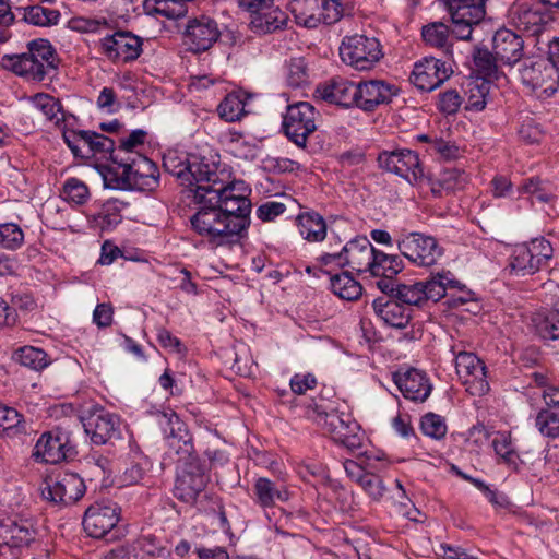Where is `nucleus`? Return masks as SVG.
<instances>
[{
  "label": "nucleus",
  "instance_id": "e433bc0d",
  "mask_svg": "<svg viewBox=\"0 0 559 559\" xmlns=\"http://www.w3.org/2000/svg\"><path fill=\"white\" fill-rule=\"evenodd\" d=\"M34 106L43 112L46 119L55 124L64 121L62 105L59 99L47 93H37L31 97Z\"/></svg>",
  "mask_w": 559,
  "mask_h": 559
},
{
  "label": "nucleus",
  "instance_id": "58836bf2",
  "mask_svg": "<svg viewBox=\"0 0 559 559\" xmlns=\"http://www.w3.org/2000/svg\"><path fill=\"white\" fill-rule=\"evenodd\" d=\"M59 19V11L53 9H47L38 4L24 8L23 20L35 26L46 27L57 25Z\"/></svg>",
  "mask_w": 559,
  "mask_h": 559
},
{
  "label": "nucleus",
  "instance_id": "603ef678",
  "mask_svg": "<svg viewBox=\"0 0 559 559\" xmlns=\"http://www.w3.org/2000/svg\"><path fill=\"white\" fill-rule=\"evenodd\" d=\"M537 332L543 340L559 341V309L548 312L545 319L537 324Z\"/></svg>",
  "mask_w": 559,
  "mask_h": 559
},
{
  "label": "nucleus",
  "instance_id": "f3484780",
  "mask_svg": "<svg viewBox=\"0 0 559 559\" xmlns=\"http://www.w3.org/2000/svg\"><path fill=\"white\" fill-rule=\"evenodd\" d=\"M453 73L447 62L435 57H425L414 64L409 81L421 92L439 87Z\"/></svg>",
  "mask_w": 559,
  "mask_h": 559
},
{
  "label": "nucleus",
  "instance_id": "3c124183",
  "mask_svg": "<svg viewBox=\"0 0 559 559\" xmlns=\"http://www.w3.org/2000/svg\"><path fill=\"white\" fill-rule=\"evenodd\" d=\"M287 82L293 87L308 83V68L304 58H293L287 64Z\"/></svg>",
  "mask_w": 559,
  "mask_h": 559
},
{
  "label": "nucleus",
  "instance_id": "37998d69",
  "mask_svg": "<svg viewBox=\"0 0 559 559\" xmlns=\"http://www.w3.org/2000/svg\"><path fill=\"white\" fill-rule=\"evenodd\" d=\"M450 36V27L443 22H432L425 25L421 29L424 41L436 48H445Z\"/></svg>",
  "mask_w": 559,
  "mask_h": 559
},
{
  "label": "nucleus",
  "instance_id": "dca6fc26",
  "mask_svg": "<svg viewBox=\"0 0 559 559\" xmlns=\"http://www.w3.org/2000/svg\"><path fill=\"white\" fill-rule=\"evenodd\" d=\"M455 369L471 395L481 396L489 391L486 366L475 354L459 352L455 357Z\"/></svg>",
  "mask_w": 559,
  "mask_h": 559
},
{
  "label": "nucleus",
  "instance_id": "052dcab7",
  "mask_svg": "<svg viewBox=\"0 0 559 559\" xmlns=\"http://www.w3.org/2000/svg\"><path fill=\"white\" fill-rule=\"evenodd\" d=\"M87 134L90 136V139H87L88 146H91L93 150V156L96 153H109V159L111 160V153L114 152V140L94 131H87Z\"/></svg>",
  "mask_w": 559,
  "mask_h": 559
},
{
  "label": "nucleus",
  "instance_id": "4468645a",
  "mask_svg": "<svg viewBox=\"0 0 559 559\" xmlns=\"http://www.w3.org/2000/svg\"><path fill=\"white\" fill-rule=\"evenodd\" d=\"M400 252L418 266H431L443 254V249L436 238L421 234L408 233L397 241Z\"/></svg>",
  "mask_w": 559,
  "mask_h": 559
},
{
  "label": "nucleus",
  "instance_id": "f257e3e1",
  "mask_svg": "<svg viewBox=\"0 0 559 559\" xmlns=\"http://www.w3.org/2000/svg\"><path fill=\"white\" fill-rule=\"evenodd\" d=\"M163 166L193 192L200 204L190 217L199 236L221 246L246 234L252 204L251 190L245 181L230 180V173L221 169L217 162L197 154L168 152Z\"/></svg>",
  "mask_w": 559,
  "mask_h": 559
},
{
  "label": "nucleus",
  "instance_id": "de8ad7c7",
  "mask_svg": "<svg viewBox=\"0 0 559 559\" xmlns=\"http://www.w3.org/2000/svg\"><path fill=\"white\" fill-rule=\"evenodd\" d=\"M536 427L547 438L559 437V413L551 409H542L536 416Z\"/></svg>",
  "mask_w": 559,
  "mask_h": 559
},
{
  "label": "nucleus",
  "instance_id": "412c9836",
  "mask_svg": "<svg viewBox=\"0 0 559 559\" xmlns=\"http://www.w3.org/2000/svg\"><path fill=\"white\" fill-rule=\"evenodd\" d=\"M316 94L330 104L344 108L357 107L358 83L336 75L320 83L316 88Z\"/></svg>",
  "mask_w": 559,
  "mask_h": 559
},
{
  "label": "nucleus",
  "instance_id": "680f3d73",
  "mask_svg": "<svg viewBox=\"0 0 559 559\" xmlns=\"http://www.w3.org/2000/svg\"><path fill=\"white\" fill-rule=\"evenodd\" d=\"M286 211V205L282 202L267 201L257 209V216L262 222H271Z\"/></svg>",
  "mask_w": 559,
  "mask_h": 559
},
{
  "label": "nucleus",
  "instance_id": "2eb2a0df",
  "mask_svg": "<svg viewBox=\"0 0 559 559\" xmlns=\"http://www.w3.org/2000/svg\"><path fill=\"white\" fill-rule=\"evenodd\" d=\"M377 162L381 169L397 175L409 183H417L424 177L418 154L407 148L383 151L378 155Z\"/></svg>",
  "mask_w": 559,
  "mask_h": 559
},
{
  "label": "nucleus",
  "instance_id": "c9c22d12",
  "mask_svg": "<svg viewBox=\"0 0 559 559\" xmlns=\"http://www.w3.org/2000/svg\"><path fill=\"white\" fill-rule=\"evenodd\" d=\"M332 292L344 300H356L362 294V286L354 280L349 272H343L331 277Z\"/></svg>",
  "mask_w": 559,
  "mask_h": 559
},
{
  "label": "nucleus",
  "instance_id": "49530a36",
  "mask_svg": "<svg viewBox=\"0 0 559 559\" xmlns=\"http://www.w3.org/2000/svg\"><path fill=\"white\" fill-rule=\"evenodd\" d=\"M245 105L240 95L231 93L221 102L217 110L221 118L228 122H234L245 115Z\"/></svg>",
  "mask_w": 559,
  "mask_h": 559
},
{
  "label": "nucleus",
  "instance_id": "9d476101",
  "mask_svg": "<svg viewBox=\"0 0 559 559\" xmlns=\"http://www.w3.org/2000/svg\"><path fill=\"white\" fill-rule=\"evenodd\" d=\"M319 112L308 102L289 105L282 128L287 139L298 147H306L308 138L317 130Z\"/></svg>",
  "mask_w": 559,
  "mask_h": 559
},
{
  "label": "nucleus",
  "instance_id": "774afa93",
  "mask_svg": "<svg viewBox=\"0 0 559 559\" xmlns=\"http://www.w3.org/2000/svg\"><path fill=\"white\" fill-rule=\"evenodd\" d=\"M114 309L110 304H99L93 312V322L98 328H107L112 322Z\"/></svg>",
  "mask_w": 559,
  "mask_h": 559
},
{
  "label": "nucleus",
  "instance_id": "f03ea898",
  "mask_svg": "<svg viewBox=\"0 0 559 559\" xmlns=\"http://www.w3.org/2000/svg\"><path fill=\"white\" fill-rule=\"evenodd\" d=\"M157 418L159 425L166 423L170 428L169 432L166 431L168 455L177 456L174 496L185 503L194 504L209 483L206 467L195 455L192 436L176 413L160 412Z\"/></svg>",
  "mask_w": 559,
  "mask_h": 559
},
{
  "label": "nucleus",
  "instance_id": "f704fd0d",
  "mask_svg": "<svg viewBox=\"0 0 559 559\" xmlns=\"http://www.w3.org/2000/svg\"><path fill=\"white\" fill-rule=\"evenodd\" d=\"M26 433V421L15 408L0 404V435L15 437Z\"/></svg>",
  "mask_w": 559,
  "mask_h": 559
},
{
  "label": "nucleus",
  "instance_id": "5fc2aeb1",
  "mask_svg": "<svg viewBox=\"0 0 559 559\" xmlns=\"http://www.w3.org/2000/svg\"><path fill=\"white\" fill-rule=\"evenodd\" d=\"M463 104V97L456 90H447L439 94L438 109L444 115H454Z\"/></svg>",
  "mask_w": 559,
  "mask_h": 559
},
{
  "label": "nucleus",
  "instance_id": "aec40b11",
  "mask_svg": "<svg viewBox=\"0 0 559 559\" xmlns=\"http://www.w3.org/2000/svg\"><path fill=\"white\" fill-rule=\"evenodd\" d=\"M103 53L111 61L130 62L142 52V39L127 31H118L100 40Z\"/></svg>",
  "mask_w": 559,
  "mask_h": 559
},
{
  "label": "nucleus",
  "instance_id": "4d7b16f0",
  "mask_svg": "<svg viewBox=\"0 0 559 559\" xmlns=\"http://www.w3.org/2000/svg\"><path fill=\"white\" fill-rule=\"evenodd\" d=\"M492 445L497 455H499L506 463L515 465L518 455L512 447L510 436L500 433L492 440Z\"/></svg>",
  "mask_w": 559,
  "mask_h": 559
},
{
  "label": "nucleus",
  "instance_id": "1a4fd4ad",
  "mask_svg": "<svg viewBox=\"0 0 559 559\" xmlns=\"http://www.w3.org/2000/svg\"><path fill=\"white\" fill-rule=\"evenodd\" d=\"M382 56L380 41L376 37L355 34L346 36L340 46L342 61L358 71L373 68Z\"/></svg>",
  "mask_w": 559,
  "mask_h": 559
},
{
  "label": "nucleus",
  "instance_id": "6ab92c4d",
  "mask_svg": "<svg viewBox=\"0 0 559 559\" xmlns=\"http://www.w3.org/2000/svg\"><path fill=\"white\" fill-rule=\"evenodd\" d=\"M83 427L94 444H106L120 438V418L104 408L91 411L83 417Z\"/></svg>",
  "mask_w": 559,
  "mask_h": 559
},
{
  "label": "nucleus",
  "instance_id": "0e129e2a",
  "mask_svg": "<svg viewBox=\"0 0 559 559\" xmlns=\"http://www.w3.org/2000/svg\"><path fill=\"white\" fill-rule=\"evenodd\" d=\"M99 108L105 109L108 114L117 112L120 109V104L117 100V95L111 87H104L97 98Z\"/></svg>",
  "mask_w": 559,
  "mask_h": 559
},
{
  "label": "nucleus",
  "instance_id": "393cba45",
  "mask_svg": "<svg viewBox=\"0 0 559 559\" xmlns=\"http://www.w3.org/2000/svg\"><path fill=\"white\" fill-rule=\"evenodd\" d=\"M219 35L217 23L202 15L189 21L185 31V40L190 50L200 52L210 49Z\"/></svg>",
  "mask_w": 559,
  "mask_h": 559
},
{
  "label": "nucleus",
  "instance_id": "6e6d98bb",
  "mask_svg": "<svg viewBox=\"0 0 559 559\" xmlns=\"http://www.w3.org/2000/svg\"><path fill=\"white\" fill-rule=\"evenodd\" d=\"M466 177L464 171L456 168L444 169L438 179L439 187L448 191L461 189L464 187Z\"/></svg>",
  "mask_w": 559,
  "mask_h": 559
},
{
  "label": "nucleus",
  "instance_id": "864d4df0",
  "mask_svg": "<svg viewBox=\"0 0 559 559\" xmlns=\"http://www.w3.org/2000/svg\"><path fill=\"white\" fill-rule=\"evenodd\" d=\"M359 486L374 502H379L386 491L383 479L372 472H369V474L365 476V479H362Z\"/></svg>",
  "mask_w": 559,
  "mask_h": 559
},
{
  "label": "nucleus",
  "instance_id": "6e6552de",
  "mask_svg": "<svg viewBox=\"0 0 559 559\" xmlns=\"http://www.w3.org/2000/svg\"><path fill=\"white\" fill-rule=\"evenodd\" d=\"M318 426L324 430L337 443L350 451L361 448L364 436L360 426L349 414L337 411L325 412L321 406H316Z\"/></svg>",
  "mask_w": 559,
  "mask_h": 559
},
{
  "label": "nucleus",
  "instance_id": "338daca9",
  "mask_svg": "<svg viewBox=\"0 0 559 559\" xmlns=\"http://www.w3.org/2000/svg\"><path fill=\"white\" fill-rule=\"evenodd\" d=\"M317 379L313 374H295L290 379V389L295 394H305L307 390L316 386Z\"/></svg>",
  "mask_w": 559,
  "mask_h": 559
},
{
  "label": "nucleus",
  "instance_id": "c03bdc74",
  "mask_svg": "<svg viewBox=\"0 0 559 559\" xmlns=\"http://www.w3.org/2000/svg\"><path fill=\"white\" fill-rule=\"evenodd\" d=\"M146 132L143 130H133L127 138L121 139L118 147L114 145L111 153V166L119 164V156H134L133 150L144 143Z\"/></svg>",
  "mask_w": 559,
  "mask_h": 559
},
{
  "label": "nucleus",
  "instance_id": "a878e982",
  "mask_svg": "<svg viewBox=\"0 0 559 559\" xmlns=\"http://www.w3.org/2000/svg\"><path fill=\"white\" fill-rule=\"evenodd\" d=\"M393 380L403 396L413 402H425L432 390L426 373L415 368H409L405 372H395Z\"/></svg>",
  "mask_w": 559,
  "mask_h": 559
},
{
  "label": "nucleus",
  "instance_id": "a211bd4d",
  "mask_svg": "<svg viewBox=\"0 0 559 559\" xmlns=\"http://www.w3.org/2000/svg\"><path fill=\"white\" fill-rule=\"evenodd\" d=\"M119 507L115 502L103 501L90 506L83 518V527L93 538H103L117 525Z\"/></svg>",
  "mask_w": 559,
  "mask_h": 559
},
{
  "label": "nucleus",
  "instance_id": "79ce46f5",
  "mask_svg": "<svg viewBox=\"0 0 559 559\" xmlns=\"http://www.w3.org/2000/svg\"><path fill=\"white\" fill-rule=\"evenodd\" d=\"M61 197L69 203L83 205L90 199V190L82 180L72 177L64 181L61 190Z\"/></svg>",
  "mask_w": 559,
  "mask_h": 559
},
{
  "label": "nucleus",
  "instance_id": "20e7f679",
  "mask_svg": "<svg viewBox=\"0 0 559 559\" xmlns=\"http://www.w3.org/2000/svg\"><path fill=\"white\" fill-rule=\"evenodd\" d=\"M60 63L56 50L44 38L27 43V51L20 55H5L2 66L32 82H43L46 78L52 79L57 74Z\"/></svg>",
  "mask_w": 559,
  "mask_h": 559
},
{
  "label": "nucleus",
  "instance_id": "473e14b6",
  "mask_svg": "<svg viewBox=\"0 0 559 559\" xmlns=\"http://www.w3.org/2000/svg\"><path fill=\"white\" fill-rule=\"evenodd\" d=\"M257 501L263 508L274 506L276 500L287 501L289 493L286 489H280L273 481L267 478L260 477L255 480L253 487Z\"/></svg>",
  "mask_w": 559,
  "mask_h": 559
},
{
  "label": "nucleus",
  "instance_id": "a19ab883",
  "mask_svg": "<svg viewBox=\"0 0 559 559\" xmlns=\"http://www.w3.org/2000/svg\"><path fill=\"white\" fill-rule=\"evenodd\" d=\"M63 140L75 157L91 158L93 150L88 146L90 136L85 130H68L63 132Z\"/></svg>",
  "mask_w": 559,
  "mask_h": 559
},
{
  "label": "nucleus",
  "instance_id": "4c0bfd02",
  "mask_svg": "<svg viewBox=\"0 0 559 559\" xmlns=\"http://www.w3.org/2000/svg\"><path fill=\"white\" fill-rule=\"evenodd\" d=\"M403 270V261L393 254L377 250L371 275L394 277Z\"/></svg>",
  "mask_w": 559,
  "mask_h": 559
},
{
  "label": "nucleus",
  "instance_id": "e2e57ef3",
  "mask_svg": "<svg viewBox=\"0 0 559 559\" xmlns=\"http://www.w3.org/2000/svg\"><path fill=\"white\" fill-rule=\"evenodd\" d=\"M297 166V162L283 157H267L263 160L264 169L276 174L292 173Z\"/></svg>",
  "mask_w": 559,
  "mask_h": 559
},
{
  "label": "nucleus",
  "instance_id": "09e8293b",
  "mask_svg": "<svg viewBox=\"0 0 559 559\" xmlns=\"http://www.w3.org/2000/svg\"><path fill=\"white\" fill-rule=\"evenodd\" d=\"M24 242V233L13 223L0 224V247L7 250H16Z\"/></svg>",
  "mask_w": 559,
  "mask_h": 559
},
{
  "label": "nucleus",
  "instance_id": "ddd939ff",
  "mask_svg": "<svg viewBox=\"0 0 559 559\" xmlns=\"http://www.w3.org/2000/svg\"><path fill=\"white\" fill-rule=\"evenodd\" d=\"M76 455V445L70 432L60 428L44 432L37 440L33 456L36 461L57 464L72 460Z\"/></svg>",
  "mask_w": 559,
  "mask_h": 559
},
{
  "label": "nucleus",
  "instance_id": "7c9ffc66",
  "mask_svg": "<svg viewBox=\"0 0 559 559\" xmlns=\"http://www.w3.org/2000/svg\"><path fill=\"white\" fill-rule=\"evenodd\" d=\"M322 0H290L289 9L296 22L307 28H316L320 24V7Z\"/></svg>",
  "mask_w": 559,
  "mask_h": 559
},
{
  "label": "nucleus",
  "instance_id": "b1692460",
  "mask_svg": "<svg viewBox=\"0 0 559 559\" xmlns=\"http://www.w3.org/2000/svg\"><path fill=\"white\" fill-rule=\"evenodd\" d=\"M0 535L3 543L11 548L28 547L37 540V522L31 516L15 515L1 524Z\"/></svg>",
  "mask_w": 559,
  "mask_h": 559
},
{
  "label": "nucleus",
  "instance_id": "f8f14e48",
  "mask_svg": "<svg viewBox=\"0 0 559 559\" xmlns=\"http://www.w3.org/2000/svg\"><path fill=\"white\" fill-rule=\"evenodd\" d=\"M377 250L367 237H356L349 240L340 252L325 253L321 257L324 264L336 262L341 266H349L352 270L372 272Z\"/></svg>",
  "mask_w": 559,
  "mask_h": 559
},
{
  "label": "nucleus",
  "instance_id": "c85d7f7f",
  "mask_svg": "<svg viewBox=\"0 0 559 559\" xmlns=\"http://www.w3.org/2000/svg\"><path fill=\"white\" fill-rule=\"evenodd\" d=\"M447 10L450 13L453 25L450 33L455 35L459 39H469L472 36V26L478 24L485 17V14L477 8L461 10L447 8Z\"/></svg>",
  "mask_w": 559,
  "mask_h": 559
},
{
  "label": "nucleus",
  "instance_id": "0eeeda50",
  "mask_svg": "<svg viewBox=\"0 0 559 559\" xmlns=\"http://www.w3.org/2000/svg\"><path fill=\"white\" fill-rule=\"evenodd\" d=\"M552 258L554 248L551 243L544 237L535 238L513 249L508 269L511 274L516 276L533 275L548 267Z\"/></svg>",
  "mask_w": 559,
  "mask_h": 559
},
{
  "label": "nucleus",
  "instance_id": "7ed1b4c3",
  "mask_svg": "<svg viewBox=\"0 0 559 559\" xmlns=\"http://www.w3.org/2000/svg\"><path fill=\"white\" fill-rule=\"evenodd\" d=\"M105 187L120 190L154 191L159 186V170L146 156H119V164L103 173Z\"/></svg>",
  "mask_w": 559,
  "mask_h": 559
},
{
  "label": "nucleus",
  "instance_id": "423d86ee",
  "mask_svg": "<svg viewBox=\"0 0 559 559\" xmlns=\"http://www.w3.org/2000/svg\"><path fill=\"white\" fill-rule=\"evenodd\" d=\"M559 64L551 58H526L519 68V75L525 85L536 97L547 98L558 88Z\"/></svg>",
  "mask_w": 559,
  "mask_h": 559
},
{
  "label": "nucleus",
  "instance_id": "39448f33",
  "mask_svg": "<svg viewBox=\"0 0 559 559\" xmlns=\"http://www.w3.org/2000/svg\"><path fill=\"white\" fill-rule=\"evenodd\" d=\"M450 272L437 273L429 280L413 284H401L395 298L404 306L423 307L426 302H437L447 295L448 289L459 288V281Z\"/></svg>",
  "mask_w": 559,
  "mask_h": 559
},
{
  "label": "nucleus",
  "instance_id": "c756f323",
  "mask_svg": "<svg viewBox=\"0 0 559 559\" xmlns=\"http://www.w3.org/2000/svg\"><path fill=\"white\" fill-rule=\"evenodd\" d=\"M287 14L278 7H272L266 11L252 15L251 27L258 34H272L286 27Z\"/></svg>",
  "mask_w": 559,
  "mask_h": 559
},
{
  "label": "nucleus",
  "instance_id": "13d9d810",
  "mask_svg": "<svg viewBox=\"0 0 559 559\" xmlns=\"http://www.w3.org/2000/svg\"><path fill=\"white\" fill-rule=\"evenodd\" d=\"M319 14L320 23L334 24L343 16V5L337 0H322Z\"/></svg>",
  "mask_w": 559,
  "mask_h": 559
},
{
  "label": "nucleus",
  "instance_id": "5701e85b",
  "mask_svg": "<svg viewBox=\"0 0 559 559\" xmlns=\"http://www.w3.org/2000/svg\"><path fill=\"white\" fill-rule=\"evenodd\" d=\"M512 25L526 36L536 37L545 29L549 16L538 4L514 3L510 10Z\"/></svg>",
  "mask_w": 559,
  "mask_h": 559
},
{
  "label": "nucleus",
  "instance_id": "4be33fe9",
  "mask_svg": "<svg viewBox=\"0 0 559 559\" xmlns=\"http://www.w3.org/2000/svg\"><path fill=\"white\" fill-rule=\"evenodd\" d=\"M400 94V88L383 80L358 82L357 108L374 111L381 105H389Z\"/></svg>",
  "mask_w": 559,
  "mask_h": 559
},
{
  "label": "nucleus",
  "instance_id": "ea45409f",
  "mask_svg": "<svg viewBox=\"0 0 559 559\" xmlns=\"http://www.w3.org/2000/svg\"><path fill=\"white\" fill-rule=\"evenodd\" d=\"M15 360L32 370H43L48 366V356L40 349L33 346H24L19 348L14 354Z\"/></svg>",
  "mask_w": 559,
  "mask_h": 559
},
{
  "label": "nucleus",
  "instance_id": "a18cd8bd",
  "mask_svg": "<svg viewBox=\"0 0 559 559\" xmlns=\"http://www.w3.org/2000/svg\"><path fill=\"white\" fill-rule=\"evenodd\" d=\"M489 93V84L485 81H471L467 83L466 110L480 111L486 106V97Z\"/></svg>",
  "mask_w": 559,
  "mask_h": 559
},
{
  "label": "nucleus",
  "instance_id": "bb28decb",
  "mask_svg": "<svg viewBox=\"0 0 559 559\" xmlns=\"http://www.w3.org/2000/svg\"><path fill=\"white\" fill-rule=\"evenodd\" d=\"M524 41L516 33L501 28L497 31L492 38V50L496 60L502 64L514 66L523 61Z\"/></svg>",
  "mask_w": 559,
  "mask_h": 559
},
{
  "label": "nucleus",
  "instance_id": "2f4dec72",
  "mask_svg": "<svg viewBox=\"0 0 559 559\" xmlns=\"http://www.w3.org/2000/svg\"><path fill=\"white\" fill-rule=\"evenodd\" d=\"M298 229L308 241H322L326 236V224L318 213H304L298 216Z\"/></svg>",
  "mask_w": 559,
  "mask_h": 559
},
{
  "label": "nucleus",
  "instance_id": "8fccbe9b",
  "mask_svg": "<svg viewBox=\"0 0 559 559\" xmlns=\"http://www.w3.org/2000/svg\"><path fill=\"white\" fill-rule=\"evenodd\" d=\"M420 428L424 435L433 439H442L447 433V425L440 415L428 413L423 416Z\"/></svg>",
  "mask_w": 559,
  "mask_h": 559
},
{
  "label": "nucleus",
  "instance_id": "69168bd1",
  "mask_svg": "<svg viewBox=\"0 0 559 559\" xmlns=\"http://www.w3.org/2000/svg\"><path fill=\"white\" fill-rule=\"evenodd\" d=\"M491 191L495 198H512L514 194L513 185L506 176H496L491 180Z\"/></svg>",
  "mask_w": 559,
  "mask_h": 559
},
{
  "label": "nucleus",
  "instance_id": "9b49d317",
  "mask_svg": "<svg viewBox=\"0 0 559 559\" xmlns=\"http://www.w3.org/2000/svg\"><path fill=\"white\" fill-rule=\"evenodd\" d=\"M40 490L45 500L58 506H69L84 496L86 487L78 474L59 472L47 476Z\"/></svg>",
  "mask_w": 559,
  "mask_h": 559
},
{
  "label": "nucleus",
  "instance_id": "72a5a7b5",
  "mask_svg": "<svg viewBox=\"0 0 559 559\" xmlns=\"http://www.w3.org/2000/svg\"><path fill=\"white\" fill-rule=\"evenodd\" d=\"M518 192L528 194L533 203H549L556 198L552 185L538 177H532L524 180V182L518 188Z\"/></svg>",
  "mask_w": 559,
  "mask_h": 559
},
{
  "label": "nucleus",
  "instance_id": "cd10ccee",
  "mask_svg": "<svg viewBox=\"0 0 559 559\" xmlns=\"http://www.w3.org/2000/svg\"><path fill=\"white\" fill-rule=\"evenodd\" d=\"M376 314L389 326L402 330L407 326L412 318V309L404 306L396 298L379 297L372 302Z\"/></svg>",
  "mask_w": 559,
  "mask_h": 559
},
{
  "label": "nucleus",
  "instance_id": "bf43d9fd",
  "mask_svg": "<svg viewBox=\"0 0 559 559\" xmlns=\"http://www.w3.org/2000/svg\"><path fill=\"white\" fill-rule=\"evenodd\" d=\"M298 473L301 478L308 483L311 481V478L318 481H324L329 477L326 467L317 462H310L301 465Z\"/></svg>",
  "mask_w": 559,
  "mask_h": 559
}]
</instances>
